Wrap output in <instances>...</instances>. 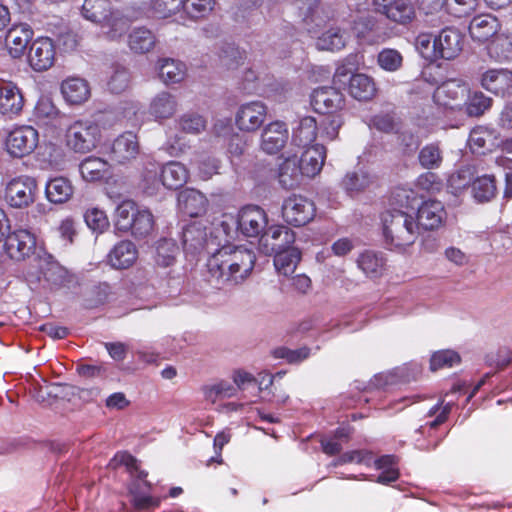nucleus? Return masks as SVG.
I'll list each match as a JSON object with an SVG mask.
<instances>
[{
	"label": "nucleus",
	"mask_w": 512,
	"mask_h": 512,
	"mask_svg": "<svg viewBox=\"0 0 512 512\" xmlns=\"http://www.w3.org/2000/svg\"><path fill=\"white\" fill-rule=\"evenodd\" d=\"M255 261V254L247 248L222 247L207 261L209 281L216 286L239 284L251 274Z\"/></svg>",
	"instance_id": "obj_1"
},
{
	"label": "nucleus",
	"mask_w": 512,
	"mask_h": 512,
	"mask_svg": "<svg viewBox=\"0 0 512 512\" xmlns=\"http://www.w3.org/2000/svg\"><path fill=\"white\" fill-rule=\"evenodd\" d=\"M385 242L396 248L415 243L420 232L412 214L401 209H389L381 216Z\"/></svg>",
	"instance_id": "obj_2"
},
{
	"label": "nucleus",
	"mask_w": 512,
	"mask_h": 512,
	"mask_svg": "<svg viewBox=\"0 0 512 512\" xmlns=\"http://www.w3.org/2000/svg\"><path fill=\"white\" fill-rule=\"evenodd\" d=\"M100 140L101 128L91 120L75 121L66 132L67 146L75 153L85 154L93 151Z\"/></svg>",
	"instance_id": "obj_3"
},
{
	"label": "nucleus",
	"mask_w": 512,
	"mask_h": 512,
	"mask_svg": "<svg viewBox=\"0 0 512 512\" xmlns=\"http://www.w3.org/2000/svg\"><path fill=\"white\" fill-rule=\"evenodd\" d=\"M142 14L139 8L125 6L114 8L111 6L100 28L106 38L110 40L120 39L129 29L131 23L137 20Z\"/></svg>",
	"instance_id": "obj_4"
},
{
	"label": "nucleus",
	"mask_w": 512,
	"mask_h": 512,
	"mask_svg": "<svg viewBox=\"0 0 512 512\" xmlns=\"http://www.w3.org/2000/svg\"><path fill=\"white\" fill-rule=\"evenodd\" d=\"M316 208L312 200L302 195L293 194L282 204V217L290 225L300 227L315 217Z\"/></svg>",
	"instance_id": "obj_5"
},
{
	"label": "nucleus",
	"mask_w": 512,
	"mask_h": 512,
	"mask_svg": "<svg viewBox=\"0 0 512 512\" xmlns=\"http://www.w3.org/2000/svg\"><path fill=\"white\" fill-rule=\"evenodd\" d=\"M37 183L31 177H18L7 183L5 188V201L13 208H26L30 206L36 198Z\"/></svg>",
	"instance_id": "obj_6"
},
{
	"label": "nucleus",
	"mask_w": 512,
	"mask_h": 512,
	"mask_svg": "<svg viewBox=\"0 0 512 512\" xmlns=\"http://www.w3.org/2000/svg\"><path fill=\"white\" fill-rule=\"evenodd\" d=\"M294 242L295 233L293 230L284 225H273L261 235L259 246L265 254L272 255L293 247Z\"/></svg>",
	"instance_id": "obj_7"
},
{
	"label": "nucleus",
	"mask_w": 512,
	"mask_h": 512,
	"mask_svg": "<svg viewBox=\"0 0 512 512\" xmlns=\"http://www.w3.org/2000/svg\"><path fill=\"white\" fill-rule=\"evenodd\" d=\"M38 144V132L31 126H21L11 131L6 140L7 151L14 157L30 154Z\"/></svg>",
	"instance_id": "obj_8"
},
{
	"label": "nucleus",
	"mask_w": 512,
	"mask_h": 512,
	"mask_svg": "<svg viewBox=\"0 0 512 512\" xmlns=\"http://www.w3.org/2000/svg\"><path fill=\"white\" fill-rule=\"evenodd\" d=\"M238 228L247 237H258L266 231L268 219L265 211L259 206L248 205L238 214Z\"/></svg>",
	"instance_id": "obj_9"
},
{
	"label": "nucleus",
	"mask_w": 512,
	"mask_h": 512,
	"mask_svg": "<svg viewBox=\"0 0 512 512\" xmlns=\"http://www.w3.org/2000/svg\"><path fill=\"white\" fill-rule=\"evenodd\" d=\"M56 50L53 41L48 37L34 40L28 53L31 68L41 72L51 68L55 62Z\"/></svg>",
	"instance_id": "obj_10"
},
{
	"label": "nucleus",
	"mask_w": 512,
	"mask_h": 512,
	"mask_svg": "<svg viewBox=\"0 0 512 512\" xmlns=\"http://www.w3.org/2000/svg\"><path fill=\"white\" fill-rule=\"evenodd\" d=\"M36 247L35 236L26 229H18L9 233L5 241V249L11 259L20 261L33 254Z\"/></svg>",
	"instance_id": "obj_11"
},
{
	"label": "nucleus",
	"mask_w": 512,
	"mask_h": 512,
	"mask_svg": "<svg viewBox=\"0 0 512 512\" xmlns=\"http://www.w3.org/2000/svg\"><path fill=\"white\" fill-rule=\"evenodd\" d=\"M184 250L190 254H198L214 245V240L208 237L206 227L200 222L187 225L182 232Z\"/></svg>",
	"instance_id": "obj_12"
},
{
	"label": "nucleus",
	"mask_w": 512,
	"mask_h": 512,
	"mask_svg": "<svg viewBox=\"0 0 512 512\" xmlns=\"http://www.w3.org/2000/svg\"><path fill=\"white\" fill-rule=\"evenodd\" d=\"M288 138L289 132L286 124L274 121L263 129L260 147L267 154H276L285 147Z\"/></svg>",
	"instance_id": "obj_13"
},
{
	"label": "nucleus",
	"mask_w": 512,
	"mask_h": 512,
	"mask_svg": "<svg viewBox=\"0 0 512 512\" xmlns=\"http://www.w3.org/2000/svg\"><path fill=\"white\" fill-rule=\"evenodd\" d=\"M266 113L267 108L260 101L245 103L237 112L236 124L240 130L255 131L263 124Z\"/></svg>",
	"instance_id": "obj_14"
},
{
	"label": "nucleus",
	"mask_w": 512,
	"mask_h": 512,
	"mask_svg": "<svg viewBox=\"0 0 512 512\" xmlns=\"http://www.w3.org/2000/svg\"><path fill=\"white\" fill-rule=\"evenodd\" d=\"M343 104L342 93L333 87H320L311 94V105L320 114L333 113L341 109Z\"/></svg>",
	"instance_id": "obj_15"
},
{
	"label": "nucleus",
	"mask_w": 512,
	"mask_h": 512,
	"mask_svg": "<svg viewBox=\"0 0 512 512\" xmlns=\"http://www.w3.org/2000/svg\"><path fill=\"white\" fill-rule=\"evenodd\" d=\"M447 41L446 29H442L439 35L423 33L416 38V48L426 60H440L445 50L444 42Z\"/></svg>",
	"instance_id": "obj_16"
},
{
	"label": "nucleus",
	"mask_w": 512,
	"mask_h": 512,
	"mask_svg": "<svg viewBox=\"0 0 512 512\" xmlns=\"http://www.w3.org/2000/svg\"><path fill=\"white\" fill-rule=\"evenodd\" d=\"M139 154L137 136L132 132H126L117 137L111 148L112 159L119 164H125L135 159Z\"/></svg>",
	"instance_id": "obj_17"
},
{
	"label": "nucleus",
	"mask_w": 512,
	"mask_h": 512,
	"mask_svg": "<svg viewBox=\"0 0 512 512\" xmlns=\"http://www.w3.org/2000/svg\"><path fill=\"white\" fill-rule=\"evenodd\" d=\"M24 105V98L20 89L11 82L0 85V113L5 116L18 115Z\"/></svg>",
	"instance_id": "obj_18"
},
{
	"label": "nucleus",
	"mask_w": 512,
	"mask_h": 512,
	"mask_svg": "<svg viewBox=\"0 0 512 512\" xmlns=\"http://www.w3.org/2000/svg\"><path fill=\"white\" fill-rule=\"evenodd\" d=\"M482 86L496 94L507 95L512 92V71L507 69H491L486 71L481 80Z\"/></svg>",
	"instance_id": "obj_19"
},
{
	"label": "nucleus",
	"mask_w": 512,
	"mask_h": 512,
	"mask_svg": "<svg viewBox=\"0 0 512 512\" xmlns=\"http://www.w3.org/2000/svg\"><path fill=\"white\" fill-rule=\"evenodd\" d=\"M33 36V31L28 24H18L11 27L5 37V45L13 58L23 55L27 44Z\"/></svg>",
	"instance_id": "obj_20"
},
{
	"label": "nucleus",
	"mask_w": 512,
	"mask_h": 512,
	"mask_svg": "<svg viewBox=\"0 0 512 512\" xmlns=\"http://www.w3.org/2000/svg\"><path fill=\"white\" fill-rule=\"evenodd\" d=\"M445 214L446 212L441 202L429 200L418 208L417 219L415 220L419 224V228L432 230L441 224Z\"/></svg>",
	"instance_id": "obj_21"
},
{
	"label": "nucleus",
	"mask_w": 512,
	"mask_h": 512,
	"mask_svg": "<svg viewBox=\"0 0 512 512\" xmlns=\"http://www.w3.org/2000/svg\"><path fill=\"white\" fill-rule=\"evenodd\" d=\"M326 157V150L323 145H313L305 149L300 159H298V165L304 176L314 177L317 175L324 164Z\"/></svg>",
	"instance_id": "obj_22"
},
{
	"label": "nucleus",
	"mask_w": 512,
	"mask_h": 512,
	"mask_svg": "<svg viewBox=\"0 0 512 512\" xmlns=\"http://www.w3.org/2000/svg\"><path fill=\"white\" fill-rule=\"evenodd\" d=\"M468 29L472 39L484 42L499 31L500 24L493 15L482 14L473 18Z\"/></svg>",
	"instance_id": "obj_23"
},
{
	"label": "nucleus",
	"mask_w": 512,
	"mask_h": 512,
	"mask_svg": "<svg viewBox=\"0 0 512 512\" xmlns=\"http://www.w3.org/2000/svg\"><path fill=\"white\" fill-rule=\"evenodd\" d=\"M137 249L131 241H121L109 253L110 264L117 269L130 267L137 259Z\"/></svg>",
	"instance_id": "obj_24"
},
{
	"label": "nucleus",
	"mask_w": 512,
	"mask_h": 512,
	"mask_svg": "<svg viewBox=\"0 0 512 512\" xmlns=\"http://www.w3.org/2000/svg\"><path fill=\"white\" fill-rule=\"evenodd\" d=\"M161 184L168 189L182 187L188 179L186 167L177 161H171L160 169Z\"/></svg>",
	"instance_id": "obj_25"
},
{
	"label": "nucleus",
	"mask_w": 512,
	"mask_h": 512,
	"mask_svg": "<svg viewBox=\"0 0 512 512\" xmlns=\"http://www.w3.org/2000/svg\"><path fill=\"white\" fill-rule=\"evenodd\" d=\"M61 92L65 100L71 104H81L90 97V87L86 80L72 77L61 85Z\"/></svg>",
	"instance_id": "obj_26"
},
{
	"label": "nucleus",
	"mask_w": 512,
	"mask_h": 512,
	"mask_svg": "<svg viewBox=\"0 0 512 512\" xmlns=\"http://www.w3.org/2000/svg\"><path fill=\"white\" fill-rule=\"evenodd\" d=\"M358 268L369 278H378L382 276L386 259L382 253L371 250L364 251L357 258Z\"/></svg>",
	"instance_id": "obj_27"
},
{
	"label": "nucleus",
	"mask_w": 512,
	"mask_h": 512,
	"mask_svg": "<svg viewBox=\"0 0 512 512\" xmlns=\"http://www.w3.org/2000/svg\"><path fill=\"white\" fill-rule=\"evenodd\" d=\"M178 205L183 213L190 217H196L205 210V196L194 189H186L178 195Z\"/></svg>",
	"instance_id": "obj_28"
},
{
	"label": "nucleus",
	"mask_w": 512,
	"mask_h": 512,
	"mask_svg": "<svg viewBox=\"0 0 512 512\" xmlns=\"http://www.w3.org/2000/svg\"><path fill=\"white\" fill-rule=\"evenodd\" d=\"M302 176L304 175L298 165V157L295 155L285 158L279 166V183L285 189L298 186Z\"/></svg>",
	"instance_id": "obj_29"
},
{
	"label": "nucleus",
	"mask_w": 512,
	"mask_h": 512,
	"mask_svg": "<svg viewBox=\"0 0 512 512\" xmlns=\"http://www.w3.org/2000/svg\"><path fill=\"white\" fill-rule=\"evenodd\" d=\"M45 193L51 203L62 204L72 197L74 188L67 178L56 177L47 182Z\"/></svg>",
	"instance_id": "obj_30"
},
{
	"label": "nucleus",
	"mask_w": 512,
	"mask_h": 512,
	"mask_svg": "<svg viewBox=\"0 0 512 512\" xmlns=\"http://www.w3.org/2000/svg\"><path fill=\"white\" fill-rule=\"evenodd\" d=\"M177 107L176 97L167 91H162L152 99L149 110L155 118L167 119L176 113Z\"/></svg>",
	"instance_id": "obj_31"
},
{
	"label": "nucleus",
	"mask_w": 512,
	"mask_h": 512,
	"mask_svg": "<svg viewBox=\"0 0 512 512\" xmlns=\"http://www.w3.org/2000/svg\"><path fill=\"white\" fill-rule=\"evenodd\" d=\"M44 280L50 285L51 289L67 287L71 282V276L68 271L57 261L47 260L41 266Z\"/></svg>",
	"instance_id": "obj_32"
},
{
	"label": "nucleus",
	"mask_w": 512,
	"mask_h": 512,
	"mask_svg": "<svg viewBox=\"0 0 512 512\" xmlns=\"http://www.w3.org/2000/svg\"><path fill=\"white\" fill-rule=\"evenodd\" d=\"M349 92L357 100H370L376 93L375 83L371 77L365 74H355L350 78Z\"/></svg>",
	"instance_id": "obj_33"
},
{
	"label": "nucleus",
	"mask_w": 512,
	"mask_h": 512,
	"mask_svg": "<svg viewBox=\"0 0 512 512\" xmlns=\"http://www.w3.org/2000/svg\"><path fill=\"white\" fill-rule=\"evenodd\" d=\"M273 254L274 266L284 276L293 274L301 259L300 250L294 246Z\"/></svg>",
	"instance_id": "obj_34"
},
{
	"label": "nucleus",
	"mask_w": 512,
	"mask_h": 512,
	"mask_svg": "<svg viewBox=\"0 0 512 512\" xmlns=\"http://www.w3.org/2000/svg\"><path fill=\"white\" fill-rule=\"evenodd\" d=\"M317 136V122L311 116L303 117L297 128L294 129L292 142L300 147H307L314 142Z\"/></svg>",
	"instance_id": "obj_35"
},
{
	"label": "nucleus",
	"mask_w": 512,
	"mask_h": 512,
	"mask_svg": "<svg viewBox=\"0 0 512 512\" xmlns=\"http://www.w3.org/2000/svg\"><path fill=\"white\" fill-rule=\"evenodd\" d=\"M158 70L159 77L166 85L179 83L186 76L185 64L174 59L161 60Z\"/></svg>",
	"instance_id": "obj_36"
},
{
	"label": "nucleus",
	"mask_w": 512,
	"mask_h": 512,
	"mask_svg": "<svg viewBox=\"0 0 512 512\" xmlns=\"http://www.w3.org/2000/svg\"><path fill=\"white\" fill-rule=\"evenodd\" d=\"M156 43L154 34L144 28H135L128 37V45L130 49L139 54H144L151 51Z\"/></svg>",
	"instance_id": "obj_37"
},
{
	"label": "nucleus",
	"mask_w": 512,
	"mask_h": 512,
	"mask_svg": "<svg viewBox=\"0 0 512 512\" xmlns=\"http://www.w3.org/2000/svg\"><path fill=\"white\" fill-rule=\"evenodd\" d=\"M347 40L348 35L345 31L331 28L318 37L316 47L318 50L338 51L345 47Z\"/></svg>",
	"instance_id": "obj_38"
},
{
	"label": "nucleus",
	"mask_w": 512,
	"mask_h": 512,
	"mask_svg": "<svg viewBox=\"0 0 512 512\" xmlns=\"http://www.w3.org/2000/svg\"><path fill=\"white\" fill-rule=\"evenodd\" d=\"M108 167V163L98 157H88L79 166L83 179L89 182L102 179L108 171Z\"/></svg>",
	"instance_id": "obj_39"
},
{
	"label": "nucleus",
	"mask_w": 512,
	"mask_h": 512,
	"mask_svg": "<svg viewBox=\"0 0 512 512\" xmlns=\"http://www.w3.org/2000/svg\"><path fill=\"white\" fill-rule=\"evenodd\" d=\"M110 8L111 5L107 0H85L81 8V14L86 20L100 26Z\"/></svg>",
	"instance_id": "obj_40"
},
{
	"label": "nucleus",
	"mask_w": 512,
	"mask_h": 512,
	"mask_svg": "<svg viewBox=\"0 0 512 512\" xmlns=\"http://www.w3.org/2000/svg\"><path fill=\"white\" fill-rule=\"evenodd\" d=\"M294 8L297 16L307 25L315 23L316 26H320L322 24L323 20L318 17L319 0H295Z\"/></svg>",
	"instance_id": "obj_41"
},
{
	"label": "nucleus",
	"mask_w": 512,
	"mask_h": 512,
	"mask_svg": "<svg viewBox=\"0 0 512 512\" xmlns=\"http://www.w3.org/2000/svg\"><path fill=\"white\" fill-rule=\"evenodd\" d=\"M496 183L493 176L484 175L472 183V192L478 202H488L496 195Z\"/></svg>",
	"instance_id": "obj_42"
},
{
	"label": "nucleus",
	"mask_w": 512,
	"mask_h": 512,
	"mask_svg": "<svg viewBox=\"0 0 512 512\" xmlns=\"http://www.w3.org/2000/svg\"><path fill=\"white\" fill-rule=\"evenodd\" d=\"M137 212L136 206L132 201L126 200L119 204L115 213L116 229L124 232L130 230Z\"/></svg>",
	"instance_id": "obj_43"
},
{
	"label": "nucleus",
	"mask_w": 512,
	"mask_h": 512,
	"mask_svg": "<svg viewBox=\"0 0 512 512\" xmlns=\"http://www.w3.org/2000/svg\"><path fill=\"white\" fill-rule=\"evenodd\" d=\"M179 248L172 239H161L156 246L155 261L159 266L169 267L176 261Z\"/></svg>",
	"instance_id": "obj_44"
},
{
	"label": "nucleus",
	"mask_w": 512,
	"mask_h": 512,
	"mask_svg": "<svg viewBox=\"0 0 512 512\" xmlns=\"http://www.w3.org/2000/svg\"><path fill=\"white\" fill-rule=\"evenodd\" d=\"M474 169L465 166L450 175V193L455 196L461 195L473 183Z\"/></svg>",
	"instance_id": "obj_45"
},
{
	"label": "nucleus",
	"mask_w": 512,
	"mask_h": 512,
	"mask_svg": "<svg viewBox=\"0 0 512 512\" xmlns=\"http://www.w3.org/2000/svg\"><path fill=\"white\" fill-rule=\"evenodd\" d=\"M415 17V8L410 0H397L388 10V19L399 24H406Z\"/></svg>",
	"instance_id": "obj_46"
},
{
	"label": "nucleus",
	"mask_w": 512,
	"mask_h": 512,
	"mask_svg": "<svg viewBox=\"0 0 512 512\" xmlns=\"http://www.w3.org/2000/svg\"><path fill=\"white\" fill-rule=\"evenodd\" d=\"M372 180L370 175L363 171L349 172L342 180V186L349 192H360L371 184Z\"/></svg>",
	"instance_id": "obj_47"
},
{
	"label": "nucleus",
	"mask_w": 512,
	"mask_h": 512,
	"mask_svg": "<svg viewBox=\"0 0 512 512\" xmlns=\"http://www.w3.org/2000/svg\"><path fill=\"white\" fill-rule=\"evenodd\" d=\"M442 61L438 60L430 61L429 65L424 71V75L427 81L432 84H445L448 79V62L444 57Z\"/></svg>",
	"instance_id": "obj_48"
},
{
	"label": "nucleus",
	"mask_w": 512,
	"mask_h": 512,
	"mask_svg": "<svg viewBox=\"0 0 512 512\" xmlns=\"http://www.w3.org/2000/svg\"><path fill=\"white\" fill-rule=\"evenodd\" d=\"M377 62L383 70L395 72L401 68L403 57L398 50L385 48L379 52Z\"/></svg>",
	"instance_id": "obj_49"
},
{
	"label": "nucleus",
	"mask_w": 512,
	"mask_h": 512,
	"mask_svg": "<svg viewBox=\"0 0 512 512\" xmlns=\"http://www.w3.org/2000/svg\"><path fill=\"white\" fill-rule=\"evenodd\" d=\"M491 106V98L485 96L482 92H475L469 96L465 102L466 113L469 116H480Z\"/></svg>",
	"instance_id": "obj_50"
},
{
	"label": "nucleus",
	"mask_w": 512,
	"mask_h": 512,
	"mask_svg": "<svg viewBox=\"0 0 512 512\" xmlns=\"http://www.w3.org/2000/svg\"><path fill=\"white\" fill-rule=\"evenodd\" d=\"M205 399L215 403L217 400L230 398L235 395L236 389L226 382L203 387Z\"/></svg>",
	"instance_id": "obj_51"
},
{
	"label": "nucleus",
	"mask_w": 512,
	"mask_h": 512,
	"mask_svg": "<svg viewBox=\"0 0 512 512\" xmlns=\"http://www.w3.org/2000/svg\"><path fill=\"white\" fill-rule=\"evenodd\" d=\"M86 224L93 231L102 233L109 227V220L105 212L98 208L88 209L84 215Z\"/></svg>",
	"instance_id": "obj_52"
},
{
	"label": "nucleus",
	"mask_w": 512,
	"mask_h": 512,
	"mask_svg": "<svg viewBox=\"0 0 512 512\" xmlns=\"http://www.w3.org/2000/svg\"><path fill=\"white\" fill-rule=\"evenodd\" d=\"M153 229V216L149 211H138L130 230L139 237L148 235Z\"/></svg>",
	"instance_id": "obj_53"
},
{
	"label": "nucleus",
	"mask_w": 512,
	"mask_h": 512,
	"mask_svg": "<svg viewBox=\"0 0 512 512\" xmlns=\"http://www.w3.org/2000/svg\"><path fill=\"white\" fill-rule=\"evenodd\" d=\"M130 84V74L124 67H116L108 81V88L111 92L119 94L124 92Z\"/></svg>",
	"instance_id": "obj_54"
},
{
	"label": "nucleus",
	"mask_w": 512,
	"mask_h": 512,
	"mask_svg": "<svg viewBox=\"0 0 512 512\" xmlns=\"http://www.w3.org/2000/svg\"><path fill=\"white\" fill-rule=\"evenodd\" d=\"M183 7V0H152L151 8L159 18H167Z\"/></svg>",
	"instance_id": "obj_55"
},
{
	"label": "nucleus",
	"mask_w": 512,
	"mask_h": 512,
	"mask_svg": "<svg viewBox=\"0 0 512 512\" xmlns=\"http://www.w3.org/2000/svg\"><path fill=\"white\" fill-rule=\"evenodd\" d=\"M441 161L442 156L437 145H427L419 153V162L426 169L438 167Z\"/></svg>",
	"instance_id": "obj_56"
},
{
	"label": "nucleus",
	"mask_w": 512,
	"mask_h": 512,
	"mask_svg": "<svg viewBox=\"0 0 512 512\" xmlns=\"http://www.w3.org/2000/svg\"><path fill=\"white\" fill-rule=\"evenodd\" d=\"M214 5V0H183L184 10L193 18L204 17Z\"/></svg>",
	"instance_id": "obj_57"
},
{
	"label": "nucleus",
	"mask_w": 512,
	"mask_h": 512,
	"mask_svg": "<svg viewBox=\"0 0 512 512\" xmlns=\"http://www.w3.org/2000/svg\"><path fill=\"white\" fill-rule=\"evenodd\" d=\"M110 465L114 468L119 465H124L130 473L137 472L139 479H144L147 476L146 472L139 470L137 459L126 452L116 454L111 460Z\"/></svg>",
	"instance_id": "obj_58"
},
{
	"label": "nucleus",
	"mask_w": 512,
	"mask_h": 512,
	"mask_svg": "<svg viewBox=\"0 0 512 512\" xmlns=\"http://www.w3.org/2000/svg\"><path fill=\"white\" fill-rule=\"evenodd\" d=\"M491 138V132L487 128L479 126L470 132L468 143L473 152H480Z\"/></svg>",
	"instance_id": "obj_59"
},
{
	"label": "nucleus",
	"mask_w": 512,
	"mask_h": 512,
	"mask_svg": "<svg viewBox=\"0 0 512 512\" xmlns=\"http://www.w3.org/2000/svg\"><path fill=\"white\" fill-rule=\"evenodd\" d=\"M477 6L478 0H450V15L466 18L476 10Z\"/></svg>",
	"instance_id": "obj_60"
},
{
	"label": "nucleus",
	"mask_w": 512,
	"mask_h": 512,
	"mask_svg": "<svg viewBox=\"0 0 512 512\" xmlns=\"http://www.w3.org/2000/svg\"><path fill=\"white\" fill-rule=\"evenodd\" d=\"M501 60H512V35L498 37L490 47Z\"/></svg>",
	"instance_id": "obj_61"
},
{
	"label": "nucleus",
	"mask_w": 512,
	"mask_h": 512,
	"mask_svg": "<svg viewBox=\"0 0 512 512\" xmlns=\"http://www.w3.org/2000/svg\"><path fill=\"white\" fill-rule=\"evenodd\" d=\"M180 127L187 133H199L205 129V121L199 115H184L180 119Z\"/></svg>",
	"instance_id": "obj_62"
},
{
	"label": "nucleus",
	"mask_w": 512,
	"mask_h": 512,
	"mask_svg": "<svg viewBox=\"0 0 512 512\" xmlns=\"http://www.w3.org/2000/svg\"><path fill=\"white\" fill-rule=\"evenodd\" d=\"M309 349L302 347L296 350H290L287 348H280L275 351V356L278 358H284L289 363H299L309 356Z\"/></svg>",
	"instance_id": "obj_63"
},
{
	"label": "nucleus",
	"mask_w": 512,
	"mask_h": 512,
	"mask_svg": "<svg viewBox=\"0 0 512 512\" xmlns=\"http://www.w3.org/2000/svg\"><path fill=\"white\" fill-rule=\"evenodd\" d=\"M343 124V120L339 115H332L325 119L322 123V136H325L328 140H334L340 127Z\"/></svg>",
	"instance_id": "obj_64"
}]
</instances>
